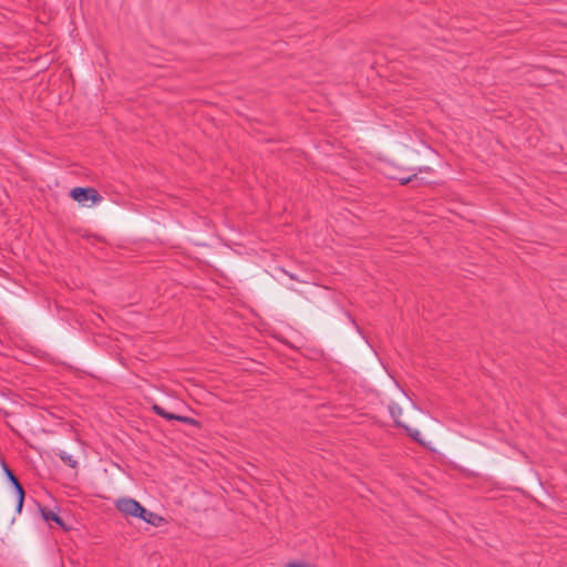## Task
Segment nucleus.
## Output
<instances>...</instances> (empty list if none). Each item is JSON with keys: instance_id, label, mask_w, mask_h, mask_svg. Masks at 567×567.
<instances>
[{"instance_id": "4", "label": "nucleus", "mask_w": 567, "mask_h": 567, "mask_svg": "<svg viewBox=\"0 0 567 567\" xmlns=\"http://www.w3.org/2000/svg\"><path fill=\"white\" fill-rule=\"evenodd\" d=\"M153 411L157 415H159V416H162V417H164L166 420H169V421L176 420V421H179V422L186 423V424H194L195 423L194 419L188 417V416H183V415H176V414L166 412L165 409H163L162 406H159L157 404L153 405Z\"/></svg>"}, {"instance_id": "9", "label": "nucleus", "mask_w": 567, "mask_h": 567, "mask_svg": "<svg viewBox=\"0 0 567 567\" xmlns=\"http://www.w3.org/2000/svg\"><path fill=\"white\" fill-rule=\"evenodd\" d=\"M406 432L409 433V435L416 442L419 443H422V440H421V432L416 429H410L408 425L404 424L403 426Z\"/></svg>"}, {"instance_id": "3", "label": "nucleus", "mask_w": 567, "mask_h": 567, "mask_svg": "<svg viewBox=\"0 0 567 567\" xmlns=\"http://www.w3.org/2000/svg\"><path fill=\"white\" fill-rule=\"evenodd\" d=\"M71 197L79 202L85 203L92 200V203H100L102 200L101 195L94 188L75 187L71 190Z\"/></svg>"}, {"instance_id": "6", "label": "nucleus", "mask_w": 567, "mask_h": 567, "mask_svg": "<svg viewBox=\"0 0 567 567\" xmlns=\"http://www.w3.org/2000/svg\"><path fill=\"white\" fill-rule=\"evenodd\" d=\"M41 514L45 522L52 520V522L56 523L58 525H60L61 527L65 528L62 518L53 511L41 508Z\"/></svg>"}, {"instance_id": "1", "label": "nucleus", "mask_w": 567, "mask_h": 567, "mask_svg": "<svg viewBox=\"0 0 567 567\" xmlns=\"http://www.w3.org/2000/svg\"><path fill=\"white\" fill-rule=\"evenodd\" d=\"M2 473L6 476L9 484L8 489L11 495L12 504L14 505V512L17 514H20L23 507L25 496L24 489L21 483L19 482L18 477L4 462H2Z\"/></svg>"}, {"instance_id": "8", "label": "nucleus", "mask_w": 567, "mask_h": 567, "mask_svg": "<svg viewBox=\"0 0 567 567\" xmlns=\"http://www.w3.org/2000/svg\"><path fill=\"white\" fill-rule=\"evenodd\" d=\"M60 458L65 463L68 464L69 466L71 467H76L78 466V461L73 458L72 455L68 454L66 452H61L60 453Z\"/></svg>"}, {"instance_id": "13", "label": "nucleus", "mask_w": 567, "mask_h": 567, "mask_svg": "<svg viewBox=\"0 0 567 567\" xmlns=\"http://www.w3.org/2000/svg\"><path fill=\"white\" fill-rule=\"evenodd\" d=\"M430 169H431L430 167H421V168H419V172H423V171H426V172H427V171H430Z\"/></svg>"}, {"instance_id": "11", "label": "nucleus", "mask_w": 567, "mask_h": 567, "mask_svg": "<svg viewBox=\"0 0 567 567\" xmlns=\"http://www.w3.org/2000/svg\"><path fill=\"white\" fill-rule=\"evenodd\" d=\"M281 272H284L285 275H287L290 279L292 280H296V281H300V282H305L303 280L299 279L295 274L292 272H289L287 270H285L284 268H280L279 269Z\"/></svg>"}, {"instance_id": "7", "label": "nucleus", "mask_w": 567, "mask_h": 567, "mask_svg": "<svg viewBox=\"0 0 567 567\" xmlns=\"http://www.w3.org/2000/svg\"><path fill=\"white\" fill-rule=\"evenodd\" d=\"M389 411H390V414L393 417L395 424L398 426H404V424L400 421V416L402 415L401 406L396 403H391L389 405Z\"/></svg>"}, {"instance_id": "2", "label": "nucleus", "mask_w": 567, "mask_h": 567, "mask_svg": "<svg viewBox=\"0 0 567 567\" xmlns=\"http://www.w3.org/2000/svg\"><path fill=\"white\" fill-rule=\"evenodd\" d=\"M115 507L125 516H132L140 518L143 512V506L134 498L123 497L116 501Z\"/></svg>"}, {"instance_id": "5", "label": "nucleus", "mask_w": 567, "mask_h": 567, "mask_svg": "<svg viewBox=\"0 0 567 567\" xmlns=\"http://www.w3.org/2000/svg\"><path fill=\"white\" fill-rule=\"evenodd\" d=\"M143 512L144 513H141L140 515V518L142 520H144L145 523L152 525V526H159L162 524V522L164 520L162 516L157 515L156 513H153L151 511H147L146 508L143 507Z\"/></svg>"}, {"instance_id": "12", "label": "nucleus", "mask_w": 567, "mask_h": 567, "mask_svg": "<svg viewBox=\"0 0 567 567\" xmlns=\"http://www.w3.org/2000/svg\"><path fill=\"white\" fill-rule=\"evenodd\" d=\"M287 567H315V566L305 564V563H288Z\"/></svg>"}, {"instance_id": "10", "label": "nucleus", "mask_w": 567, "mask_h": 567, "mask_svg": "<svg viewBox=\"0 0 567 567\" xmlns=\"http://www.w3.org/2000/svg\"><path fill=\"white\" fill-rule=\"evenodd\" d=\"M396 178L399 179L401 185H405V184L412 182L413 179H416V172H414L412 175H409V176L402 175Z\"/></svg>"}]
</instances>
